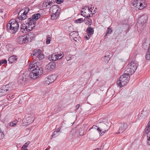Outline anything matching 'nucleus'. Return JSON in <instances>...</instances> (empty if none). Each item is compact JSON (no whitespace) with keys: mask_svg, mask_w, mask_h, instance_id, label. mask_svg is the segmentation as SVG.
I'll return each instance as SVG.
<instances>
[{"mask_svg":"<svg viewBox=\"0 0 150 150\" xmlns=\"http://www.w3.org/2000/svg\"><path fill=\"white\" fill-rule=\"evenodd\" d=\"M94 150H101L100 149H96Z\"/></svg>","mask_w":150,"mask_h":150,"instance_id":"nucleus-59","label":"nucleus"},{"mask_svg":"<svg viewBox=\"0 0 150 150\" xmlns=\"http://www.w3.org/2000/svg\"><path fill=\"white\" fill-rule=\"evenodd\" d=\"M1 38V36L0 35V39Z\"/></svg>","mask_w":150,"mask_h":150,"instance_id":"nucleus-63","label":"nucleus"},{"mask_svg":"<svg viewBox=\"0 0 150 150\" xmlns=\"http://www.w3.org/2000/svg\"><path fill=\"white\" fill-rule=\"evenodd\" d=\"M147 134V137L148 140V143L150 145V122H149L146 127L144 131V135Z\"/></svg>","mask_w":150,"mask_h":150,"instance_id":"nucleus-10","label":"nucleus"},{"mask_svg":"<svg viewBox=\"0 0 150 150\" xmlns=\"http://www.w3.org/2000/svg\"><path fill=\"white\" fill-rule=\"evenodd\" d=\"M32 115L31 114H28L26 115L25 117V118L24 119H25L26 120L28 121V123L30 124L32 123L34 121V119H28V117H31Z\"/></svg>","mask_w":150,"mask_h":150,"instance_id":"nucleus-24","label":"nucleus"},{"mask_svg":"<svg viewBox=\"0 0 150 150\" xmlns=\"http://www.w3.org/2000/svg\"><path fill=\"white\" fill-rule=\"evenodd\" d=\"M19 25L17 22L13 20H11L7 25V28L10 33H14L17 31Z\"/></svg>","mask_w":150,"mask_h":150,"instance_id":"nucleus-5","label":"nucleus"},{"mask_svg":"<svg viewBox=\"0 0 150 150\" xmlns=\"http://www.w3.org/2000/svg\"><path fill=\"white\" fill-rule=\"evenodd\" d=\"M44 57V56L43 54H40L39 56L38 57V59H42Z\"/></svg>","mask_w":150,"mask_h":150,"instance_id":"nucleus-40","label":"nucleus"},{"mask_svg":"<svg viewBox=\"0 0 150 150\" xmlns=\"http://www.w3.org/2000/svg\"><path fill=\"white\" fill-rule=\"evenodd\" d=\"M30 143V142H28L25 144L23 145L22 147L21 148L22 150H28L27 149V148L28 147V145Z\"/></svg>","mask_w":150,"mask_h":150,"instance_id":"nucleus-28","label":"nucleus"},{"mask_svg":"<svg viewBox=\"0 0 150 150\" xmlns=\"http://www.w3.org/2000/svg\"><path fill=\"white\" fill-rule=\"evenodd\" d=\"M36 60L33 61L29 66V69L32 68H34L29 74V76L32 79H35L38 78L42 74L43 71L42 68L39 67V63L37 62Z\"/></svg>","mask_w":150,"mask_h":150,"instance_id":"nucleus-1","label":"nucleus"},{"mask_svg":"<svg viewBox=\"0 0 150 150\" xmlns=\"http://www.w3.org/2000/svg\"><path fill=\"white\" fill-rule=\"evenodd\" d=\"M83 18H80L77 20L74 21V23H81L82 22H83Z\"/></svg>","mask_w":150,"mask_h":150,"instance_id":"nucleus-37","label":"nucleus"},{"mask_svg":"<svg viewBox=\"0 0 150 150\" xmlns=\"http://www.w3.org/2000/svg\"><path fill=\"white\" fill-rule=\"evenodd\" d=\"M80 106V105L79 104H77L76 106V109H78Z\"/></svg>","mask_w":150,"mask_h":150,"instance_id":"nucleus-50","label":"nucleus"},{"mask_svg":"<svg viewBox=\"0 0 150 150\" xmlns=\"http://www.w3.org/2000/svg\"><path fill=\"white\" fill-rule=\"evenodd\" d=\"M106 59H107V57H106V58H105V59H106Z\"/></svg>","mask_w":150,"mask_h":150,"instance_id":"nucleus-64","label":"nucleus"},{"mask_svg":"<svg viewBox=\"0 0 150 150\" xmlns=\"http://www.w3.org/2000/svg\"><path fill=\"white\" fill-rule=\"evenodd\" d=\"M11 85L8 84L6 85L3 86L0 88V96H2L6 95L8 93L12 90Z\"/></svg>","mask_w":150,"mask_h":150,"instance_id":"nucleus-6","label":"nucleus"},{"mask_svg":"<svg viewBox=\"0 0 150 150\" xmlns=\"http://www.w3.org/2000/svg\"><path fill=\"white\" fill-rule=\"evenodd\" d=\"M71 57L70 54L67 55L66 57V59L67 61H69L71 59Z\"/></svg>","mask_w":150,"mask_h":150,"instance_id":"nucleus-39","label":"nucleus"},{"mask_svg":"<svg viewBox=\"0 0 150 150\" xmlns=\"http://www.w3.org/2000/svg\"><path fill=\"white\" fill-rule=\"evenodd\" d=\"M7 63V61L6 59H3L0 61V65H1L3 64H6Z\"/></svg>","mask_w":150,"mask_h":150,"instance_id":"nucleus-41","label":"nucleus"},{"mask_svg":"<svg viewBox=\"0 0 150 150\" xmlns=\"http://www.w3.org/2000/svg\"><path fill=\"white\" fill-rule=\"evenodd\" d=\"M3 12V9H0V13H2Z\"/></svg>","mask_w":150,"mask_h":150,"instance_id":"nucleus-55","label":"nucleus"},{"mask_svg":"<svg viewBox=\"0 0 150 150\" xmlns=\"http://www.w3.org/2000/svg\"><path fill=\"white\" fill-rule=\"evenodd\" d=\"M23 126H26L29 125L30 124L28 122V121L25 119H24L23 121Z\"/></svg>","mask_w":150,"mask_h":150,"instance_id":"nucleus-34","label":"nucleus"},{"mask_svg":"<svg viewBox=\"0 0 150 150\" xmlns=\"http://www.w3.org/2000/svg\"><path fill=\"white\" fill-rule=\"evenodd\" d=\"M62 57L63 56L59 58V57L57 55V53H55L52 55L51 58L53 61H55L58 60V59H61Z\"/></svg>","mask_w":150,"mask_h":150,"instance_id":"nucleus-23","label":"nucleus"},{"mask_svg":"<svg viewBox=\"0 0 150 150\" xmlns=\"http://www.w3.org/2000/svg\"><path fill=\"white\" fill-rule=\"evenodd\" d=\"M57 133H54V132L53 134L51 136V139H52L53 137H56L57 136L56 135V134Z\"/></svg>","mask_w":150,"mask_h":150,"instance_id":"nucleus-46","label":"nucleus"},{"mask_svg":"<svg viewBox=\"0 0 150 150\" xmlns=\"http://www.w3.org/2000/svg\"><path fill=\"white\" fill-rule=\"evenodd\" d=\"M9 125L11 126H14L15 125H13V124L12 122H11L9 123Z\"/></svg>","mask_w":150,"mask_h":150,"instance_id":"nucleus-51","label":"nucleus"},{"mask_svg":"<svg viewBox=\"0 0 150 150\" xmlns=\"http://www.w3.org/2000/svg\"><path fill=\"white\" fill-rule=\"evenodd\" d=\"M87 31L88 33L93 34L94 33L93 28L91 27H88L87 29Z\"/></svg>","mask_w":150,"mask_h":150,"instance_id":"nucleus-30","label":"nucleus"},{"mask_svg":"<svg viewBox=\"0 0 150 150\" xmlns=\"http://www.w3.org/2000/svg\"><path fill=\"white\" fill-rule=\"evenodd\" d=\"M51 9L52 10V13H59V11H60L59 6L58 5H53L51 7Z\"/></svg>","mask_w":150,"mask_h":150,"instance_id":"nucleus-22","label":"nucleus"},{"mask_svg":"<svg viewBox=\"0 0 150 150\" xmlns=\"http://www.w3.org/2000/svg\"><path fill=\"white\" fill-rule=\"evenodd\" d=\"M35 37V35L33 33L30 32L24 36H18L16 41L19 44H24L31 42Z\"/></svg>","mask_w":150,"mask_h":150,"instance_id":"nucleus-2","label":"nucleus"},{"mask_svg":"<svg viewBox=\"0 0 150 150\" xmlns=\"http://www.w3.org/2000/svg\"><path fill=\"white\" fill-rule=\"evenodd\" d=\"M90 17H91V16H90V15L89 14H88L87 15V18Z\"/></svg>","mask_w":150,"mask_h":150,"instance_id":"nucleus-58","label":"nucleus"},{"mask_svg":"<svg viewBox=\"0 0 150 150\" xmlns=\"http://www.w3.org/2000/svg\"><path fill=\"white\" fill-rule=\"evenodd\" d=\"M112 30L109 27H108L106 31V35H105V37L107 35H108L111 33L112 32Z\"/></svg>","mask_w":150,"mask_h":150,"instance_id":"nucleus-35","label":"nucleus"},{"mask_svg":"<svg viewBox=\"0 0 150 150\" xmlns=\"http://www.w3.org/2000/svg\"><path fill=\"white\" fill-rule=\"evenodd\" d=\"M45 150H48V149H45Z\"/></svg>","mask_w":150,"mask_h":150,"instance_id":"nucleus-60","label":"nucleus"},{"mask_svg":"<svg viewBox=\"0 0 150 150\" xmlns=\"http://www.w3.org/2000/svg\"><path fill=\"white\" fill-rule=\"evenodd\" d=\"M87 21H89V22L91 23L92 22V20L91 19L89 18H88L87 19Z\"/></svg>","mask_w":150,"mask_h":150,"instance_id":"nucleus-54","label":"nucleus"},{"mask_svg":"<svg viewBox=\"0 0 150 150\" xmlns=\"http://www.w3.org/2000/svg\"><path fill=\"white\" fill-rule=\"evenodd\" d=\"M17 60V58L14 55L12 56L9 57L8 59V61L11 63H12L15 62Z\"/></svg>","mask_w":150,"mask_h":150,"instance_id":"nucleus-26","label":"nucleus"},{"mask_svg":"<svg viewBox=\"0 0 150 150\" xmlns=\"http://www.w3.org/2000/svg\"><path fill=\"white\" fill-rule=\"evenodd\" d=\"M31 115H32L31 117H28V119H32L34 120V117H33L34 115H33V114H31Z\"/></svg>","mask_w":150,"mask_h":150,"instance_id":"nucleus-52","label":"nucleus"},{"mask_svg":"<svg viewBox=\"0 0 150 150\" xmlns=\"http://www.w3.org/2000/svg\"><path fill=\"white\" fill-rule=\"evenodd\" d=\"M148 19V18L147 16L144 15L140 17L139 19L137 22V25H140V26L142 27L144 26V25L146 23Z\"/></svg>","mask_w":150,"mask_h":150,"instance_id":"nucleus-9","label":"nucleus"},{"mask_svg":"<svg viewBox=\"0 0 150 150\" xmlns=\"http://www.w3.org/2000/svg\"><path fill=\"white\" fill-rule=\"evenodd\" d=\"M92 34L91 33H87V35H88V36L90 38L91 35Z\"/></svg>","mask_w":150,"mask_h":150,"instance_id":"nucleus-53","label":"nucleus"},{"mask_svg":"<svg viewBox=\"0 0 150 150\" xmlns=\"http://www.w3.org/2000/svg\"><path fill=\"white\" fill-rule=\"evenodd\" d=\"M119 127L118 134L122 133L128 127V125L126 123H120L119 124Z\"/></svg>","mask_w":150,"mask_h":150,"instance_id":"nucleus-13","label":"nucleus"},{"mask_svg":"<svg viewBox=\"0 0 150 150\" xmlns=\"http://www.w3.org/2000/svg\"><path fill=\"white\" fill-rule=\"evenodd\" d=\"M27 23L25 22V23H23L20 26V28H24L26 29V30L27 27H28L27 25Z\"/></svg>","mask_w":150,"mask_h":150,"instance_id":"nucleus-36","label":"nucleus"},{"mask_svg":"<svg viewBox=\"0 0 150 150\" xmlns=\"http://www.w3.org/2000/svg\"><path fill=\"white\" fill-rule=\"evenodd\" d=\"M109 128V127L104 123L101 124L100 127H98L97 129L99 134L103 135Z\"/></svg>","mask_w":150,"mask_h":150,"instance_id":"nucleus-7","label":"nucleus"},{"mask_svg":"<svg viewBox=\"0 0 150 150\" xmlns=\"http://www.w3.org/2000/svg\"><path fill=\"white\" fill-rule=\"evenodd\" d=\"M40 16V15L39 13H36L33 15L32 17L28 18V19L30 21H32V22H36L35 20L38 19Z\"/></svg>","mask_w":150,"mask_h":150,"instance_id":"nucleus-16","label":"nucleus"},{"mask_svg":"<svg viewBox=\"0 0 150 150\" xmlns=\"http://www.w3.org/2000/svg\"><path fill=\"white\" fill-rule=\"evenodd\" d=\"M64 0H56L55 1L57 4H60L63 2Z\"/></svg>","mask_w":150,"mask_h":150,"instance_id":"nucleus-42","label":"nucleus"},{"mask_svg":"<svg viewBox=\"0 0 150 150\" xmlns=\"http://www.w3.org/2000/svg\"><path fill=\"white\" fill-rule=\"evenodd\" d=\"M4 137V130H2L0 127V139H3Z\"/></svg>","mask_w":150,"mask_h":150,"instance_id":"nucleus-31","label":"nucleus"},{"mask_svg":"<svg viewBox=\"0 0 150 150\" xmlns=\"http://www.w3.org/2000/svg\"><path fill=\"white\" fill-rule=\"evenodd\" d=\"M146 57L147 60H150V46L149 48L148 52L146 54Z\"/></svg>","mask_w":150,"mask_h":150,"instance_id":"nucleus-32","label":"nucleus"},{"mask_svg":"<svg viewBox=\"0 0 150 150\" xmlns=\"http://www.w3.org/2000/svg\"><path fill=\"white\" fill-rule=\"evenodd\" d=\"M28 76H27L26 74H21L19 76L18 78V82L21 84H23L25 83V82L28 80Z\"/></svg>","mask_w":150,"mask_h":150,"instance_id":"nucleus-11","label":"nucleus"},{"mask_svg":"<svg viewBox=\"0 0 150 150\" xmlns=\"http://www.w3.org/2000/svg\"><path fill=\"white\" fill-rule=\"evenodd\" d=\"M57 55L59 57V58H60L61 57H62V56L63 57V56H62V54H62H61V53L58 54V53L57 52Z\"/></svg>","mask_w":150,"mask_h":150,"instance_id":"nucleus-49","label":"nucleus"},{"mask_svg":"<svg viewBox=\"0 0 150 150\" xmlns=\"http://www.w3.org/2000/svg\"><path fill=\"white\" fill-rule=\"evenodd\" d=\"M25 22L27 23V25L28 27H27L26 30L28 32L32 30L35 27V25L36 24V22L30 21L28 19Z\"/></svg>","mask_w":150,"mask_h":150,"instance_id":"nucleus-12","label":"nucleus"},{"mask_svg":"<svg viewBox=\"0 0 150 150\" xmlns=\"http://www.w3.org/2000/svg\"><path fill=\"white\" fill-rule=\"evenodd\" d=\"M53 76H52L46 78L45 80V83L49 85L50 83L53 82L54 81V79H53Z\"/></svg>","mask_w":150,"mask_h":150,"instance_id":"nucleus-20","label":"nucleus"},{"mask_svg":"<svg viewBox=\"0 0 150 150\" xmlns=\"http://www.w3.org/2000/svg\"><path fill=\"white\" fill-rule=\"evenodd\" d=\"M59 13H52V14L51 15V19L52 20L55 19L57 18L59 16Z\"/></svg>","mask_w":150,"mask_h":150,"instance_id":"nucleus-29","label":"nucleus"},{"mask_svg":"<svg viewBox=\"0 0 150 150\" xmlns=\"http://www.w3.org/2000/svg\"><path fill=\"white\" fill-rule=\"evenodd\" d=\"M23 10V11H24V12H23L22 13L26 15L30 10L29 8L28 7H26L24 8V9Z\"/></svg>","mask_w":150,"mask_h":150,"instance_id":"nucleus-33","label":"nucleus"},{"mask_svg":"<svg viewBox=\"0 0 150 150\" xmlns=\"http://www.w3.org/2000/svg\"><path fill=\"white\" fill-rule=\"evenodd\" d=\"M52 5V4L51 2H45L43 4L42 6L44 8L47 9L51 8L50 7Z\"/></svg>","mask_w":150,"mask_h":150,"instance_id":"nucleus-25","label":"nucleus"},{"mask_svg":"<svg viewBox=\"0 0 150 150\" xmlns=\"http://www.w3.org/2000/svg\"><path fill=\"white\" fill-rule=\"evenodd\" d=\"M129 80V76L128 74L125 73L120 77L119 80L117 82V86L120 88L126 85Z\"/></svg>","mask_w":150,"mask_h":150,"instance_id":"nucleus-3","label":"nucleus"},{"mask_svg":"<svg viewBox=\"0 0 150 150\" xmlns=\"http://www.w3.org/2000/svg\"><path fill=\"white\" fill-rule=\"evenodd\" d=\"M85 38L86 39V40H88L90 38H89L88 36H86L85 37Z\"/></svg>","mask_w":150,"mask_h":150,"instance_id":"nucleus-56","label":"nucleus"},{"mask_svg":"<svg viewBox=\"0 0 150 150\" xmlns=\"http://www.w3.org/2000/svg\"><path fill=\"white\" fill-rule=\"evenodd\" d=\"M83 16L85 17H87V15H86V14H84Z\"/></svg>","mask_w":150,"mask_h":150,"instance_id":"nucleus-57","label":"nucleus"},{"mask_svg":"<svg viewBox=\"0 0 150 150\" xmlns=\"http://www.w3.org/2000/svg\"><path fill=\"white\" fill-rule=\"evenodd\" d=\"M56 67V64L54 62H51L47 64L45 67V69H46L48 71H51Z\"/></svg>","mask_w":150,"mask_h":150,"instance_id":"nucleus-15","label":"nucleus"},{"mask_svg":"<svg viewBox=\"0 0 150 150\" xmlns=\"http://www.w3.org/2000/svg\"><path fill=\"white\" fill-rule=\"evenodd\" d=\"M21 28V31L23 33H26V31H27V30H26V29L23 28Z\"/></svg>","mask_w":150,"mask_h":150,"instance_id":"nucleus-45","label":"nucleus"},{"mask_svg":"<svg viewBox=\"0 0 150 150\" xmlns=\"http://www.w3.org/2000/svg\"><path fill=\"white\" fill-rule=\"evenodd\" d=\"M142 0H134L133 2V6L138 10H141L144 7V6L142 4Z\"/></svg>","mask_w":150,"mask_h":150,"instance_id":"nucleus-8","label":"nucleus"},{"mask_svg":"<svg viewBox=\"0 0 150 150\" xmlns=\"http://www.w3.org/2000/svg\"><path fill=\"white\" fill-rule=\"evenodd\" d=\"M41 50L40 49H35L33 51L32 53L31 54V56L33 57V59L38 60V57L39 56L40 54H41Z\"/></svg>","mask_w":150,"mask_h":150,"instance_id":"nucleus-14","label":"nucleus"},{"mask_svg":"<svg viewBox=\"0 0 150 150\" xmlns=\"http://www.w3.org/2000/svg\"><path fill=\"white\" fill-rule=\"evenodd\" d=\"M23 10H22L18 13V18L20 20H23L25 19L27 17L26 15L22 13Z\"/></svg>","mask_w":150,"mask_h":150,"instance_id":"nucleus-19","label":"nucleus"},{"mask_svg":"<svg viewBox=\"0 0 150 150\" xmlns=\"http://www.w3.org/2000/svg\"><path fill=\"white\" fill-rule=\"evenodd\" d=\"M137 64L135 61L133 59L131 62L128 63L127 66L125 68V72L131 74L134 73L137 68Z\"/></svg>","mask_w":150,"mask_h":150,"instance_id":"nucleus-4","label":"nucleus"},{"mask_svg":"<svg viewBox=\"0 0 150 150\" xmlns=\"http://www.w3.org/2000/svg\"><path fill=\"white\" fill-rule=\"evenodd\" d=\"M77 37V38H79V34L77 31H74L71 32L70 34V37L71 39L75 38Z\"/></svg>","mask_w":150,"mask_h":150,"instance_id":"nucleus-21","label":"nucleus"},{"mask_svg":"<svg viewBox=\"0 0 150 150\" xmlns=\"http://www.w3.org/2000/svg\"><path fill=\"white\" fill-rule=\"evenodd\" d=\"M145 45V44H144L143 45V46H144Z\"/></svg>","mask_w":150,"mask_h":150,"instance_id":"nucleus-62","label":"nucleus"},{"mask_svg":"<svg viewBox=\"0 0 150 150\" xmlns=\"http://www.w3.org/2000/svg\"><path fill=\"white\" fill-rule=\"evenodd\" d=\"M7 97L8 98H10L11 99H13L14 98V96L13 95H7Z\"/></svg>","mask_w":150,"mask_h":150,"instance_id":"nucleus-43","label":"nucleus"},{"mask_svg":"<svg viewBox=\"0 0 150 150\" xmlns=\"http://www.w3.org/2000/svg\"><path fill=\"white\" fill-rule=\"evenodd\" d=\"M148 115V112L143 109L141 112L139 114L138 117L139 118L140 117H141L142 118V119L144 118L147 116Z\"/></svg>","mask_w":150,"mask_h":150,"instance_id":"nucleus-18","label":"nucleus"},{"mask_svg":"<svg viewBox=\"0 0 150 150\" xmlns=\"http://www.w3.org/2000/svg\"><path fill=\"white\" fill-rule=\"evenodd\" d=\"M47 38L46 39V44H48L50 43V39L51 38V37H50V36L49 35H48L47 36Z\"/></svg>","mask_w":150,"mask_h":150,"instance_id":"nucleus-38","label":"nucleus"},{"mask_svg":"<svg viewBox=\"0 0 150 150\" xmlns=\"http://www.w3.org/2000/svg\"><path fill=\"white\" fill-rule=\"evenodd\" d=\"M73 39L75 41L77 42L78 41L80 40L81 39V38L79 36V38H77V37H75V38H73Z\"/></svg>","mask_w":150,"mask_h":150,"instance_id":"nucleus-44","label":"nucleus"},{"mask_svg":"<svg viewBox=\"0 0 150 150\" xmlns=\"http://www.w3.org/2000/svg\"><path fill=\"white\" fill-rule=\"evenodd\" d=\"M60 129L58 128L55 131H54V133H57L60 131Z\"/></svg>","mask_w":150,"mask_h":150,"instance_id":"nucleus-48","label":"nucleus"},{"mask_svg":"<svg viewBox=\"0 0 150 150\" xmlns=\"http://www.w3.org/2000/svg\"><path fill=\"white\" fill-rule=\"evenodd\" d=\"M18 121L17 120H16L14 121H13L12 122L13 124V125L15 126L16 125V123H17Z\"/></svg>","mask_w":150,"mask_h":150,"instance_id":"nucleus-47","label":"nucleus"},{"mask_svg":"<svg viewBox=\"0 0 150 150\" xmlns=\"http://www.w3.org/2000/svg\"><path fill=\"white\" fill-rule=\"evenodd\" d=\"M98 127L96 125H93L92 127H91L90 129L89 130H91L93 129H95V130L93 131L94 132V133L93 135L92 133L89 134L88 135V137L89 139L91 140H93V138L92 137H94L96 136V134H97V129L96 128H98Z\"/></svg>","mask_w":150,"mask_h":150,"instance_id":"nucleus-17","label":"nucleus"},{"mask_svg":"<svg viewBox=\"0 0 150 150\" xmlns=\"http://www.w3.org/2000/svg\"><path fill=\"white\" fill-rule=\"evenodd\" d=\"M111 58V56L110 55L108 54L105 55L103 58L104 59V61L106 62H108L110 60Z\"/></svg>","mask_w":150,"mask_h":150,"instance_id":"nucleus-27","label":"nucleus"},{"mask_svg":"<svg viewBox=\"0 0 150 150\" xmlns=\"http://www.w3.org/2000/svg\"><path fill=\"white\" fill-rule=\"evenodd\" d=\"M83 11H81V13H83Z\"/></svg>","mask_w":150,"mask_h":150,"instance_id":"nucleus-61","label":"nucleus"}]
</instances>
